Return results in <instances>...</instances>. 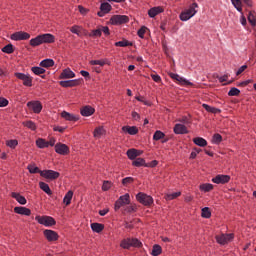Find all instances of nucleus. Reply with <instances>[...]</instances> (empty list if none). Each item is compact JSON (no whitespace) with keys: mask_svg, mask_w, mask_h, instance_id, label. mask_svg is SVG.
I'll use <instances>...</instances> for the list:
<instances>
[{"mask_svg":"<svg viewBox=\"0 0 256 256\" xmlns=\"http://www.w3.org/2000/svg\"><path fill=\"white\" fill-rule=\"evenodd\" d=\"M197 7H199L197 2L192 3L187 10L180 14V21H189L191 17H194V15L197 13V10H195Z\"/></svg>","mask_w":256,"mask_h":256,"instance_id":"obj_2","label":"nucleus"},{"mask_svg":"<svg viewBox=\"0 0 256 256\" xmlns=\"http://www.w3.org/2000/svg\"><path fill=\"white\" fill-rule=\"evenodd\" d=\"M40 177H44V179H49L50 181H55V179H59L61 174L54 170H42L40 172Z\"/></svg>","mask_w":256,"mask_h":256,"instance_id":"obj_10","label":"nucleus"},{"mask_svg":"<svg viewBox=\"0 0 256 256\" xmlns=\"http://www.w3.org/2000/svg\"><path fill=\"white\" fill-rule=\"evenodd\" d=\"M9 105V100L6 98L0 97V107H7Z\"/></svg>","mask_w":256,"mask_h":256,"instance_id":"obj_64","label":"nucleus"},{"mask_svg":"<svg viewBox=\"0 0 256 256\" xmlns=\"http://www.w3.org/2000/svg\"><path fill=\"white\" fill-rule=\"evenodd\" d=\"M91 229L94 233H101L105 229V225L101 223H92Z\"/></svg>","mask_w":256,"mask_h":256,"instance_id":"obj_28","label":"nucleus"},{"mask_svg":"<svg viewBox=\"0 0 256 256\" xmlns=\"http://www.w3.org/2000/svg\"><path fill=\"white\" fill-rule=\"evenodd\" d=\"M193 143L198 147H207V140L201 137L193 138Z\"/></svg>","mask_w":256,"mask_h":256,"instance_id":"obj_36","label":"nucleus"},{"mask_svg":"<svg viewBox=\"0 0 256 256\" xmlns=\"http://www.w3.org/2000/svg\"><path fill=\"white\" fill-rule=\"evenodd\" d=\"M177 197H181V192H173L172 194L167 195L169 201H173V199H177Z\"/></svg>","mask_w":256,"mask_h":256,"instance_id":"obj_56","label":"nucleus"},{"mask_svg":"<svg viewBox=\"0 0 256 256\" xmlns=\"http://www.w3.org/2000/svg\"><path fill=\"white\" fill-rule=\"evenodd\" d=\"M40 39L43 43H55V36L53 34H40Z\"/></svg>","mask_w":256,"mask_h":256,"instance_id":"obj_26","label":"nucleus"},{"mask_svg":"<svg viewBox=\"0 0 256 256\" xmlns=\"http://www.w3.org/2000/svg\"><path fill=\"white\" fill-rule=\"evenodd\" d=\"M10 39L12 41H27L28 39H31V34L25 31H18L11 34Z\"/></svg>","mask_w":256,"mask_h":256,"instance_id":"obj_9","label":"nucleus"},{"mask_svg":"<svg viewBox=\"0 0 256 256\" xmlns=\"http://www.w3.org/2000/svg\"><path fill=\"white\" fill-rule=\"evenodd\" d=\"M11 197L12 199H15L17 203H19L20 205H27V199L25 198V196L21 195L20 193L12 192Z\"/></svg>","mask_w":256,"mask_h":256,"instance_id":"obj_23","label":"nucleus"},{"mask_svg":"<svg viewBox=\"0 0 256 256\" xmlns=\"http://www.w3.org/2000/svg\"><path fill=\"white\" fill-rule=\"evenodd\" d=\"M161 139H165V133L160 130H157L153 135L154 141H161Z\"/></svg>","mask_w":256,"mask_h":256,"instance_id":"obj_49","label":"nucleus"},{"mask_svg":"<svg viewBox=\"0 0 256 256\" xmlns=\"http://www.w3.org/2000/svg\"><path fill=\"white\" fill-rule=\"evenodd\" d=\"M27 107L33 111V113L39 114L41 111H43V104H41V101H29L27 103Z\"/></svg>","mask_w":256,"mask_h":256,"instance_id":"obj_14","label":"nucleus"},{"mask_svg":"<svg viewBox=\"0 0 256 256\" xmlns=\"http://www.w3.org/2000/svg\"><path fill=\"white\" fill-rule=\"evenodd\" d=\"M101 33H104L105 37H109L111 35V31L109 30V26H100Z\"/></svg>","mask_w":256,"mask_h":256,"instance_id":"obj_57","label":"nucleus"},{"mask_svg":"<svg viewBox=\"0 0 256 256\" xmlns=\"http://www.w3.org/2000/svg\"><path fill=\"white\" fill-rule=\"evenodd\" d=\"M201 217H203V219H211V209H209V207L202 208Z\"/></svg>","mask_w":256,"mask_h":256,"instance_id":"obj_47","label":"nucleus"},{"mask_svg":"<svg viewBox=\"0 0 256 256\" xmlns=\"http://www.w3.org/2000/svg\"><path fill=\"white\" fill-rule=\"evenodd\" d=\"M122 131L128 133V135H137L139 128H137V126H123Z\"/></svg>","mask_w":256,"mask_h":256,"instance_id":"obj_27","label":"nucleus"},{"mask_svg":"<svg viewBox=\"0 0 256 256\" xmlns=\"http://www.w3.org/2000/svg\"><path fill=\"white\" fill-rule=\"evenodd\" d=\"M22 125L30 129L31 131H37V124H35V122L31 120L23 122Z\"/></svg>","mask_w":256,"mask_h":256,"instance_id":"obj_42","label":"nucleus"},{"mask_svg":"<svg viewBox=\"0 0 256 256\" xmlns=\"http://www.w3.org/2000/svg\"><path fill=\"white\" fill-rule=\"evenodd\" d=\"M231 3L239 13H243V2L241 0H231Z\"/></svg>","mask_w":256,"mask_h":256,"instance_id":"obj_41","label":"nucleus"},{"mask_svg":"<svg viewBox=\"0 0 256 256\" xmlns=\"http://www.w3.org/2000/svg\"><path fill=\"white\" fill-rule=\"evenodd\" d=\"M216 243L219 245H227V243H231L233 239H235V234L229 233V234H221L215 236Z\"/></svg>","mask_w":256,"mask_h":256,"instance_id":"obj_7","label":"nucleus"},{"mask_svg":"<svg viewBox=\"0 0 256 256\" xmlns=\"http://www.w3.org/2000/svg\"><path fill=\"white\" fill-rule=\"evenodd\" d=\"M83 84V78L74 79V80H62L59 82L61 87L67 89L68 87H79V85Z\"/></svg>","mask_w":256,"mask_h":256,"instance_id":"obj_11","label":"nucleus"},{"mask_svg":"<svg viewBox=\"0 0 256 256\" xmlns=\"http://www.w3.org/2000/svg\"><path fill=\"white\" fill-rule=\"evenodd\" d=\"M131 203V196H129V193H126L119 197V199L114 204V211H119L121 207H124V205H130Z\"/></svg>","mask_w":256,"mask_h":256,"instance_id":"obj_6","label":"nucleus"},{"mask_svg":"<svg viewBox=\"0 0 256 256\" xmlns=\"http://www.w3.org/2000/svg\"><path fill=\"white\" fill-rule=\"evenodd\" d=\"M61 117H62V119H65V121H72L74 123L79 121V119H80L79 115L71 114L67 111H62Z\"/></svg>","mask_w":256,"mask_h":256,"instance_id":"obj_18","label":"nucleus"},{"mask_svg":"<svg viewBox=\"0 0 256 256\" xmlns=\"http://www.w3.org/2000/svg\"><path fill=\"white\" fill-rule=\"evenodd\" d=\"M115 47H133V42H130L127 39H123L121 41L115 42Z\"/></svg>","mask_w":256,"mask_h":256,"instance_id":"obj_34","label":"nucleus"},{"mask_svg":"<svg viewBox=\"0 0 256 256\" xmlns=\"http://www.w3.org/2000/svg\"><path fill=\"white\" fill-rule=\"evenodd\" d=\"M31 71H32V73H34V75H43L46 70L39 66H34L31 68Z\"/></svg>","mask_w":256,"mask_h":256,"instance_id":"obj_51","label":"nucleus"},{"mask_svg":"<svg viewBox=\"0 0 256 256\" xmlns=\"http://www.w3.org/2000/svg\"><path fill=\"white\" fill-rule=\"evenodd\" d=\"M161 253H163V248L161 247V245L154 244L153 247H152L151 255L152 256H159V255H161Z\"/></svg>","mask_w":256,"mask_h":256,"instance_id":"obj_37","label":"nucleus"},{"mask_svg":"<svg viewBox=\"0 0 256 256\" xmlns=\"http://www.w3.org/2000/svg\"><path fill=\"white\" fill-rule=\"evenodd\" d=\"M203 109H205L208 113H213L214 115H217L221 113V109L212 107L208 104H202Z\"/></svg>","mask_w":256,"mask_h":256,"instance_id":"obj_29","label":"nucleus"},{"mask_svg":"<svg viewBox=\"0 0 256 256\" xmlns=\"http://www.w3.org/2000/svg\"><path fill=\"white\" fill-rule=\"evenodd\" d=\"M14 77L20 81H23L24 87H33V77H31L29 74L15 72Z\"/></svg>","mask_w":256,"mask_h":256,"instance_id":"obj_5","label":"nucleus"},{"mask_svg":"<svg viewBox=\"0 0 256 256\" xmlns=\"http://www.w3.org/2000/svg\"><path fill=\"white\" fill-rule=\"evenodd\" d=\"M213 184L211 183H204L199 186L200 191H203L204 193H209L210 191H213Z\"/></svg>","mask_w":256,"mask_h":256,"instance_id":"obj_38","label":"nucleus"},{"mask_svg":"<svg viewBox=\"0 0 256 256\" xmlns=\"http://www.w3.org/2000/svg\"><path fill=\"white\" fill-rule=\"evenodd\" d=\"M35 221H37V223H39V225H44V227H53L55 225H57V221H55V218L51 217V216H36L35 217Z\"/></svg>","mask_w":256,"mask_h":256,"instance_id":"obj_3","label":"nucleus"},{"mask_svg":"<svg viewBox=\"0 0 256 256\" xmlns=\"http://www.w3.org/2000/svg\"><path fill=\"white\" fill-rule=\"evenodd\" d=\"M2 53H7V55H11V53H15V48L13 44H7L1 49Z\"/></svg>","mask_w":256,"mask_h":256,"instance_id":"obj_44","label":"nucleus"},{"mask_svg":"<svg viewBox=\"0 0 256 256\" xmlns=\"http://www.w3.org/2000/svg\"><path fill=\"white\" fill-rule=\"evenodd\" d=\"M223 141V136L221 134L216 133L212 136V143L215 145H219Z\"/></svg>","mask_w":256,"mask_h":256,"instance_id":"obj_50","label":"nucleus"},{"mask_svg":"<svg viewBox=\"0 0 256 256\" xmlns=\"http://www.w3.org/2000/svg\"><path fill=\"white\" fill-rule=\"evenodd\" d=\"M165 12V8H163V6H156V7H152L148 10V15L149 17H151V19L157 17V15H159V13H164Z\"/></svg>","mask_w":256,"mask_h":256,"instance_id":"obj_19","label":"nucleus"},{"mask_svg":"<svg viewBox=\"0 0 256 256\" xmlns=\"http://www.w3.org/2000/svg\"><path fill=\"white\" fill-rule=\"evenodd\" d=\"M36 146L38 147V149H46L47 147H49V144L45 139L38 138L36 140Z\"/></svg>","mask_w":256,"mask_h":256,"instance_id":"obj_39","label":"nucleus"},{"mask_svg":"<svg viewBox=\"0 0 256 256\" xmlns=\"http://www.w3.org/2000/svg\"><path fill=\"white\" fill-rule=\"evenodd\" d=\"M71 33H74L75 35H80L81 30H79V26L75 25L70 28Z\"/></svg>","mask_w":256,"mask_h":256,"instance_id":"obj_62","label":"nucleus"},{"mask_svg":"<svg viewBox=\"0 0 256 256\" xmlns=\"http://www.w3.org/2000/svg\"><path fill=\"white\" fill-rule=\"evenodd\" d=\"M159 165V161L157 160H152L149 163H146V167H150L151 169H153V167H157Z\"/></svg>","mask_w":256,"mask_h":256,"instance_id":"obj_63","label":"nucleus"},{"mask_svg":"<svg viewBox=\"0 0 256 256\" xmlns=\"http://www.w3.org/2000/svg\"><path fill=\"white\" fill-rule=\"evenodd\" d=\"M169 77H171V79H175V81H178L179 83H181V85H193L191 82L179 76V74L170 73Z\"/></svg>","mask_w":256,"mask_h":256,"instance_id":"obj_25","label":"nucleus"},{"mask_svg":"<svg viewBox=\"0 0 256 256\" xmlns=\"http://www.w3.org/2000/svg\"><path fill=\"white\" fill-rule=\"evenodd\" d=\"M126 155H127L128 159H130L131 161H135V159H137V157H139L141 155V152H140V150L131 148V149L127 150Z\"/></svg>","mask_w":256,"mask_h":256,"instance_id":"obj_22","label":"nucleus"},{"mask_svg":"<svg viewBox=\"0 0 256 256\" xmlns=\"http://www.w3.org/2000/svg\"><path fill=\"white\" fill-rule=\"evenodd\" d=\"M74 77H75V72H73L69 68L64 69L59 75V79H73Z\"/></svg>","mask_w":256,"mask_h":256,"instance_id":"obj_24","label":"nucleus"},{"mask_svg":"<svg viewBox=\"0 0 256 256\" xmlns=\"http://www.w3.org/2000/svg\"><path fill=\"white\" fill-rule=\"evenodd\" d=\"M14 213H16L17 215H25L26 217H30L31 209L23 206H16L14 208Z\"/></svg>","mask_w":256,"mask_h":256,"instance_id":"obj_21","label":"nucleus"},{"mask_svg":"<svg viewBox=\"0 0 256 256\" xmlns=\"http://www.w3.org/2000/svg\"><path fill=\"white\" fill-rule=\"evenodd\" d=\"M55 149V153H57L58 155H69L71 153V150L69 149V146H67V144H63L61 142L56 143V145L54 146Z\"/></svg>","mask_w":256,"mask_h":256,"instance_id":"obj_12","label":"nucleus"},{"mask_svg":"<svg viewBox=\"0 0 256 256\" xmlns=\"http://www.w3.org/2000/svg\"><path fill=\"white\" fill-rule=\"evenodd\" d=\"M240 94H241V90L235 87H232L228 92L229 97H239Z\"/></svg>","mask_w":256,"mask_h":256,"instance_id":"obj_48","label":"nucleus"},{"mask_svg":"<svg viewBox=\"0 0 256 256\" xmlns=\"http://www.w3.org/2000/svg\"><path fill=\"white\" fill-rule=\"evenodd\" d=\"M135 99L136 101L143 103V105H146V107H151V105H153V102L145 99V96H136Z\"/></svg>","mask_w":256,"mask_h":256,"instance_id":"obj_45","label":"nucleus"},{"mask_svg":"<svg viewBox=\"0 0 256 256\" xmlns=\"http://www.w3.org/2000/svg\"><path fill=\"white\" fill-rule=\"evenodd\" d=\"M43 235H44L45 239H47V241H49V243H51L53 241H59V234L54 230L46 229L43 231Z\"/></svg>","mask_w":256,"mask_h":256,"instance_id":"obj_15","label":"nucleus"},{"mask_svg":"<svg viewBox=\"0 0 256 256\" xmlns=\"http://www.w3.org/2000/svg\"><path fill=\"white\" fill-rule=\"evenodd\" d=\"M133 183H135V178L133 177H126L122 179V185L124 187H128V185H133Z\"/></svg>","mask_w":256,"mask_h":256,"instance_id":"obj_52","label":"nucleus"},{"mask_svg":"<svg viewBox=\"0 0 256 256\" xmlns=\"http://www.w3.org/2000/svg\"><path fill=\"white\" fill-rule=\"evenodd\" d=\"M174 133L175 135H187V133H189V130L187 129V126L183 124H175Z\"/></svg>","mask_w":256,"mask_h":256,"instance_id":"obj_20","label":"nucleus"},{"mask_svg":"<svg viewBox=\"0 0 256 256\" xmlns=\"http://www.w3.org/2000/svg\"><path fill=\"white\" fill-rule=\"evenodd\" d=\"M145 33H147V26H142L138 32L137 35L140 37V39H145Z\"/></svg>","mask_w":256,"mask_h":256,"instance_id":"obj_54","label":"nucleus"},{"mask_svg":"<svg viewBox=\"0 0 256 256\" xmlns=\"http://www.w3.org/2000/svg\"><path fill=\"white\" fill-rule=\"evenodd\" d=\"M110 25H125L129 23V16L127 15H113L110 18Z\"/></svg>","mask_w":256,"mask_h":256,"instance_id":"obj_8","label":"nucleus"},{"mask_svg":"<svg viewBox=\"0 0 256 256\" xmlns=\"http://www.w3.org/2000/svg\"><path fill=\"white\" fill-rule=\"evenodd\" d=\"M126 213H136L137 212V205H130L125 208Z\"/></svg>","mask_w":256,"mask_h":256,"instance_id":"obj_58","label":"nucleus"},{"mask_svg":"<svg viewBox=\"0 0 256 256\" xmlns=\"http://www.w3.org/2000/svg\"><path fill=\"white\" fill-rule=\"evenodd\" d=\"M29 43L31 47H39V45H43L40 35L36 36L35 38H32Z\"/></svg>","mask_w":256,"mask_h":256,"instance_id":"obj_40","label":"nucleus"},{"mask_svg":"<svg viewBox=\"0 0 256 256\" xmlns=\"http://www.w3.org/2000/svg\"><path fill=\"white\" fill-rule=\"evenodd\" d=\"M7 147H10V149H15L17 145H19V141L17 139H12L6 141Z\"/></svg>","mask_w":256,"mask_h":256,"instance_id":"obj_53","label":"nucleus"},{"mask_svg":"<svg viewBox=\"0 0 256 256\" xmlns=\"http://www.w3.org/2000/svg\"><path fill=\"white\" fill-rule=\"evenodd\" d=\"M80 114L82 115V117H91V115L95 114V108L90 105L83 106L80 109Z\"/></svg>","mask_w":256,"mask_h":256,"instance_id":"obj_17","label":"nucleus"},{"mask_svg":"<svg viewBox=\"0 0 256 256\" xmlns=\"http://www.w3.org/2000/svg\"><path fill=\"white\" fill-rule=\"evenodd\" d=\"M111 189V181L105 180L102 184V191H109Z\"/></svg>","mask_w":256,"mask_h":256,"instance_id":"obj_60","label":"nucleus"},{"mask_svg":"<svg viewBox=\"0 0 256 256\" xmlns=\"http://www.w3.org/2000/svg\"><path fill=\"white\" fill-rule=\"evenodd\" d=\"M248 23H250L252 27H256V12L254 10L248 13Z\"/></svg>","mask_w":256,"mask_h":256,"instance_id":"obj_35","label":"nucleus"},{"mask_svg":"<svg viewBox=\"0 0 256 256\" xmlns=\"http://www.w3.org/2000/svg\"><path fill=\"white\" fill-rule=\"evenodd\" d=\"M78 11L81 13V15H87L89 13V9L79 5L78 6Z\"/></svg>","mask_w":256,"mask_h":256,"instance_id":"obj_61","label":"nucleus"},{"mask_svg":"<svg viewBox=\"0 0 256 256\" xmlns=\"http://www.w3.org/2000/svg\"><path fill=\"white\" fill-rule=\"evenodd\" d=\"M113 7L108 2H104L100 5V11L97 13L98 17H105L107 13H109Z\"/></svg>","mask_w":256,"mask_h":256,"instance_id":"obj_16","label":"nucleus"},{"mask_svg":"<svg viewBox=\"0 0 256 256\" xmlns=\"http://www.w3.org/2000/svg\"><path fill=\"white\" fill-rule=\"evenodd\" d=\"M102 32H101V28L92 30L91 33L89 34V37H101Z\"/></svg>","mask_w":256,"mask_h":256,"instance_id":"obj_55","label":"nucleus"},{"mask_svg":"<svg viewBox=\"0 0 256 256\" xmlns=\"http://www.w3.org/2000/svg\"><path fill=\"white\" fill-rule=\"evenodd\" d=\"M136 200L138 203H141V205H144V207H151L153 205V197L143 192H139L136 195Z\"/></svg>","mask_w":256,"mask_h":256,"instance_id":"obj_4","label":"nucleus"},{"mask_svg":"<svg viewBox=\"0 0 256 256\" xmlns=\"http://www.w3.org/2000/svg\"><path fill=\"white\" fill-rule=\"evenodd\" d=\"M55 65V61L53 59H44L40 62V67H44V68H49V67H53Z\"/></svg>","mask_w":256,"mask_h":256,"instance_id":"obj_33","label":"nucleus"},{"mask_svg":"<svg viewBox=\"0 0 256 256\" xmlns=\"http://www.w3.org/2000/svg\"><path fill=\"white\" fill-rule=\"evenodd\" d=\"M39 187L47 195H53V191H51V188L49 187V184H47L45 182H39Z\"/></svg>","mask_w":256,"mask_h":256,"instance_id":"obj_32","label":"nucleus"},{"mask_svg":"<svg viewBox=\"0 0 256 256\" xmlns=\"http://www.w3.org/2000/svg\"><path fill=\"white\" fill-rule=\"evenodd\" d=\"M71 199H73V191L69 190L64 196L63 203L65 205H71Z\"/></svg>","mask_w":256,"mask_h":256,"instance_id":"obj_46","label":"nucleus"},{"mask_svg":"<svg viewBox=\"0 0 256 256\" xmlns=\"http://www.w3.org/2000/svg\"><path fill=\"white\" fill-rule=\"evenodd\" d=\"M147 162L143 158H136L133 162L132 165L133 167H146Z\"/></svg>","mask_w":256,"mask_h":256,"instance_id":"obj_43","label":"nucleus"},{"mask_svg":"<svg viewBox=\"0 0 256 256\" xmlns=\"http://www.w3.org/2000/svg\"><path fill=\"white\" fill-rule=\"evenodd\" d=\"M120 247L126 250L131 249V247L141 249V247H143V243L138 238H124L120 242Z\"/></svg>","mask_w":256,"mask_h":256,"instance_id":"obj_1","label":"nucleus"},{"mask_svg":"<svg viewBox=\"0 0 256 256\" xmlns=\"http://www.w3.org/2000/svg\"><path fill=\"white\" fill-rule=\"evenodd\" d=\"M90 65H100V67H104V65H111V62L109 59L91 60Z\"/></svg>","mask_w":256,"mask_h":256,"instance_id":"obj_30","label":"nucleus"},{"mask_svg":"<svg viewBox=\"0 0 256 256\" xmlns=\"http://www.w3.org/2000/svg\"><path fill=\"white\" fill-rule=\"evenodd\" d=\"M231 181L230 175L225 174H218L214 178H212V183H215L216 185H225Z\"/></svg>","mask_w":256,"mask_h":256,"instance_id":"obj_13","label":"nucleus"},{"mask_svg":"<svg viewBox=\"0 0 256 256\" xmlns=\"http://www.w3.org/2000/svg\"><path fill=\"white\" fill-rule=\"evenodd\" d=\"M27 169L32 175H35L36 173H39L41 175V173H43V170L39 169V167H37V165L35 164H29L27 166Z\"/></svg>","mask_w":256,"mask_h":256,"instance_id":"obj_31","label":"nucleus"},{"mask_svg":"<svg viewBox=\"0 0 256 256\" xmlns=\"http://www.w3.org/2000/svg\"><path fill=\"white\" fill-rule=\"evenodd\" d=\"M93 135L94 137H101L103 135V128L102 127L95 128Z\"/></svg>","mask_w":256,"mask_h":256,"instance_id":"obj_59","label":"nucleus"}]
</instances>
